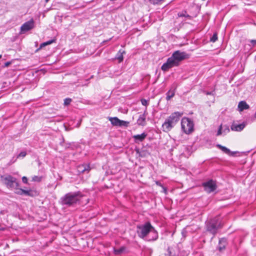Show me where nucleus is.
I'll use <instances>...</instances> for the list:
<instances>
[{
    "mask_svg": "<svg viewBox=\"0 0 256 256\" xmlns=\"http://www.w3.org/2000/svg\"><path fill=\"white\" fill-rule=\"evenodd\" d=\"M188 58L189 55L186 52L180 50L175 51L162 65L161 69L164 72L168 71L170 68L178 66L180 62Z\"/></svg>",
    "mask_w": 256,
    "mask_h": 256,
    "instance_id": "f257e3e1",
    "label": "nucleus"
},
{
    "mask_svg": "<svg viewBox=\"0 0 256 256\" xmlns=\"http://www.w3.org/2000/svg\"><path fill=\"white\" fill-rule=\"evenodd\" d=\"M82 196L80 192L67 193L60 198V204L67 208L76 207L80 204V200Z\"/></svg>",
    "mask_w": 256,
    "mask_h": 256,
    "instance_id": "f03ea898",
    "label": "nucleus"
},
{
    "mask_svg": "<svg viewBox=\"0 0 256 256\" xmlns=\"http://www.w3.org/2000/svg\"><path fill=\"white\" fill-rule=\"evenodd\" d=\"M182 113L178 112L172 113L162 124V130L165 132H170L178 122Z\"/></svg>",
    "mask_w": 256,
    "mask_h": 256,
    "instance_id": "7ed1b4c3",
    "label": "nucleus"
},
{
    "mask_svg": "<svg viewBox=\"0 0 256 256\" xmlns=\"http://www.w3.org/2000/svg\"><path fill=\"white\" fill-rule=\"evenodd\" d=\"M222 227L220 222L217 218L211 219L206 223V230L214 236L216 234L218 230Z\"/></svg>",
    "mask_w": 256,
    "mask_h": 256,
    "instance_id": "20e7f679",
    "label": "nucleus"
},
{
    "mask_svg": "<svg viewBox=\"0 0 256 256\" xmlns=\"http://www.w3.org/2000/svg\"><path fill=\"white\" fill-rule=\"evenodd\" d=\"M154 228L150 222H146L142 225H138L137 226L138 234L140 238L146 240Z\"/></svg>",
    "mask_w": 256,
    "mask_h": 256,
    "instance_id": "39448f33",
    "label": "nucleus"
},
{
    "mask_svg": "<svg viewBox=\"0 0 256 256\" xmlns=\"http://www.w3.org/2000/svg\"><path fill=\"white\" fill-rule=\"evenodd\" d=\"M0 178L2 182L8 188H16L20 186L16 178L10 174L2 175Z\"/></svg>",
    "mask_w": 256,
    "mask_h": 256,
    "instance_id": "423d86ee",
    "label": "nucleus"
},
{
    "mask_svg": "<svg viewBox=\"0 0 256 256\" xmlns=\"http://www.w3.org/2000/svg\"><path fill=\"white\" fill-rule=\"evenodd\" d=\"M182 129L188 134H191L194 130L193 121L190 118H184L181 120Z\"/></svg>",
    "mask_w": 256,
    "mask_h": 256,
    "instance_id": "0eeeda50",
    "label": "nucleus"
},
{
    "mask_svg": "<svg viewBox=\"0 0 256 256\" xmlns=\"http://www.w3.org/2000/svg\"><path fill=\"white\" fill-rule=\"evenodd\" d=\"M202 186L204 188V190L208 194L214 192L217 188L216 182L212 180H210L206 182H203Z\"/></svg>",
    "mask_w": 256,
    "mask_h": 256,
    "instance_id": "6e6552de",
    "label": "nucleus"
},
{
    "mask_svg": "<svg viewBox=\"0 0 256 256\" xmlns=\"http://www.w3.org/2000/svg\"><path fill=\"white\" fill-rule=\"evenodd\" d=\"M34 26V22L32 19L24 23L20 27L22 32H27L32 29Z\"/></svg>",
    "mask_w": 256,
    "mask_h": 256,
    "instance_id": "1a4fd4ad",
    "label": "nucleus"
},
{
    "mask_svg": "<svg viewBox=\"0 0 256 256\" xmlns=\"http://www.w3.org/2000/svg\"><path fill=\"white\" fill-rule=\"evenodd\" d=\"M227 244V239L225 238H221L219 240L218 244V246L217 248L220 252H222L225 250Z\"/></svg>",
    "mask_w": 256,
    "mask_h": 256,
    "instance_id": "9d476101",
    "label": "nucleus"
},
{
    "mask_svg": "<svg viewBox=\"0 0 256 256\" xmlns=\"http://www.w3.org/2000/svg\"><path fill=\"white\" fill-rule=\"evenodd\" d=\"M90 170L89 164H83L78 166V171L80 173H88Z\"/></svg>",
    "mask_w": 256,
    "mask_h": 256,
    "instance_id": "9b49d317",
    "label": "nucleus"
},
{
    "mask_svg": "<svg viewBox=\"0 0 256 256\" xmlns=\"http://www.w3.org/2000/svg\"><path fill=\"white\" fill-rule=\"evenodd\" d=\"M216 147L221 150L224 153L230 156H234V154L237 152H231L230 150L226 146H222L220 144H216Z\"/></svg>",
    "mask_w": 256,
    "mask_h": 256,
    "instance_id": "f8f14e48",
    "label": "nucleus"
},
{
    "mask_svg": "<svg viewBox=\"0 0 256 256\" xmlns=\"http://www.w3.org/2000/svg\"><path fill=\"white\" fill-rule=\"evenodd\" d=\"M158 238V234L154 228L150 232V235L146 238L148 241L156 240Z\"/></svg>",
    "mask_w": 256,
    "mask_h": 256,
    "instance_id": "ddd939ff",
    "label": "nucleus"
},
{
    "mask_svg": "<svg viewBox=\"0 0 256 256\" xmlns=\"http://www.w3.org/2000/svg\"><path fill=\"white\" fill-rule=\"evenodd\" d=\"M147 134L145 132H143L140 134L134 135L132 138L134 140L136 143L142 142L146 137Z\"/></svg>",
    "mask_w": 256,
    "mask_h": 256,
    "instance_id": "4468645a",
    "label": "nucleus"
},
{
    "mask_svg": "<svg viewBox=\"0 0 256 256\" xmlns=\"http://www.w3.org/2000/svg\"><path fill=\"white\" fill-rule=\"evenodd\" d=\"M146 110L144 113L140 114L137 120V124L139 126H144L146 124Z\"/></svg>",
    "mask_w": 256,
    "mask_h": 256,
    "instance_id": "2eb2a0df",
    "label": "nucleus"
},
{
    "mask_svg": "<svg viewBox=\"0 0 256 256\" xmlns=\"http://www.w3.org/2000/svg\"><path fill=\"white\" fill-rule=\"evenodd\" d=\"M245 126L246 125L244 123L238 124H232L231 126V130L234 131L240 132L244 128Z\"/></svg>",
    "mask_w": 256,
    "mask_h": 256,
    "instance_id": "dca6fc26",
    "label": "nucleus"
},
{
    "mask_svg": "<svg viewBox=\"0 0 256 256\" xmlns=\"http://www.w3.org/2000/svg\"><path fill=\"white\" fill-rule=\"evenodd\" d=\"M250 106L247 103L244 101H240L238 104V108L240 112H242L244 110L249 109Z\"/></svg>",
    "mask_w": 256,
    "mask_h": 256,
    "instance_id": "f3484780",
    "label": "nucleus"
},
{
    "mask_svg": "<svg viewBox=\"0 0 256 256\" xmlns=\"http://www.w3.org/2000/svg\"><path fill=\"white\" fill-rule=\"evenodd\" d=\"M124 50H119L115 58L118 60L119 62H121L124 60L123 54H125Z\"/></svg>",
    "mask_w": 256,
    "mask_h": 256,
    "instance_id": "a211bd4d",
    "label": "nucleus"
},
{
    "mask_svg": "<svg viewBox=\"0 0 256 256\" xmlns=\"http://www.w3.org/2000/svg\"><path fill=\"white\" fill-rule=\"evenodd\" d=\"M109 120L113 126H118L120 122V120L117 117L110 118Z\"/></svg>",
    "mask_w": 256,
    "mask_h": 256,
    "instance_id": "6ab92c4d",
    "label": "nucleus"
},
{
    "mask_svg": "<svg viewBox=\"0 0 256 256\" xmlns=\"http://www.w3.org/2000/svg\"><path fill=\"white\" fill-rule=\"evenodd\" d=\"M178 17H185L188 18V20L192 19V16L188 14L186 10H183L181 12H179L178 14Z\"/></svg>",
    "mask_w": 256,
    "mask_h": 256,
    "instance_id": "aec40b11",
    "label": "nucleus"
},
{
    "mask_svg": "<svg viewBox=\"0 0 256 256\" xmlns=\"http://www.w3.org/2000/svg\"><path fill=\"white\" fill-rule=\"evenodd\" d=\"M22 192H23L24 195L30 196H34L35 194L36 193L35 192H34L31 190H24V191H22Z\"/></svg>",
    "mask_w": 256,
    "mask_h": 256,
    "instance_id": "412c9836",
    "label": "nucleus"
},
{
    "mask_svg": "<svg viewBox=\"0 0 256 256\" xmlns=\"http://www.w3.org/2000/svg\"><path fill=\"white\" fill-rule=\"evenodd\" d=\"M165 256H175L174 250L172 248L168 247Z\"/></svg>",
    "mask_w": 256,
    "mask_h": 256,
    "instance_id": "4be33fe9",
    "label": "nucleus"
},
{
    "mask_svg": "<svg viewBox=\"0 0 256 256\" xmlns=\"http://www.w3.org/2000/svg\"><path fill=\"white\" fill-rule=\"evenodd\" d=\"M56 42V40L55 39H52V40H48V41H47L46 42H43V43L40 44V48L38 49L42 48H43V47H44V46H46L47 45L50 44L54 42Z\"/></svg>",
    "mask_w": 256,
    "mask_h": 256,
    "instance_id": "5701e85b",
    "label": "nucleus"
},
{
    "mask_svg": "<svg viewBox=\"0 0 256 256\" xmlns=\"http://www.w3.org/2000/svg\"><path fill=\"white\" fill-rule=\"evenodd\" d=\"M174 96V90L172 91L170 90L166 93V100H169L171 98H172Z\"/></svg>",
    "mask_w": 256,
    "mask_h": 256,
    "instance_id": "b1692460",
    "label": "nucleus"
},
{
    "mask_svg": "<svg viewBox=\"0 0 256 256\" xmlns=\"http://www.w3.org/2000/svg\"><path fill=\"white\" fill-rule=\"evenodd\" d=\"M218 40V34L216 32L213 34L212 36L210 38V41L212 42H216Z\"/></svg>",
    "mask_w": 256,
    "mask_h": 256,
    "instance_id": "393cba45",
    "label": "nucleus"
},
{
    "mask_svg": "<svg viewBox=\"0 0 256 256\" xmlns=\"http://www.w3.org/2000/svg\"><path fill=\"white\" fill-rule=\"evenodd\" d=\"M128 124H129V122H128L120 120L119 126H124L127 127L128 126Z\"/></svg>",
    "mask_w": 256,
    "mask_h": 256,
    "instance_id": "a878e982",
    "label": "nucleus"
},
{
    "mask_svg": "<svg viewBox=\"0 0 256 256\" xmlns=\"http://www.w3.org/2000/svg\"><path fill=\"white\" fill-rule=\"evenodd\" d=\"M72 102V99L70 98H66L64 100V105L68 106Z\"/></svg>",
    "mask_w": 256,
    "mask_h": 256,
    "instance_id": "bb28decb",
    "label": "nucleus"
},
{
    "mask_svg": "<svg viewBox=\"0 0 256 256\" xmlns=\"http://www.w3.org/2000/svg\"><path fill=\"white\" fill-rule=\"evenodd\" d=\"M26 155V152L25 151L20 152L17 156V158H24Z\"/></svg>",
    "mask_w": 256,
    "mask_h": 256,
    "instance_id": "cd10ccee",
    "label": "nucleus"
},
{
    "mask_svg": "<svg viewBox=\"0 0 256 256\" xmlns=\"http://www.w3.org/2000/svg\"><path fill=\"white\" fill-rule=\"evenodd\" d=\"M42 177H40V176H34L32 178V180L34 181V182H40L42 180Z\"/></svg>",
    "mask_w": 256,
    "mask_h": 256,
    "instance_id": "c85d7f7f",
    "label": "nucleus"
},
{
    "mask_svg": "<svg viewBox=\"0 0 256 256\" xmlns=\"http://www.w3.org/2000/svg\"><path fill=\"white\" fill-rule=\"evenodd\" d=\"M16 189V194H20V195H24L23 192H22V191H24L23 189L19 188L18 187H17V188Z\"/></svg>",
    "mask_w": 256,
    "mask_h": 256,
    "instance_id": "c756f323",
    "label": "nucleus"
},
{
    "mask_svg": "<svg viewBox=\"0 0 256 256\" xmlns=\"http://www.w3.org/2000/svg\"><path fill=\"white\" fill-rule=\"evenodd\" d=\"M141 102L143 106H147L148 104V101L146 99H142Z\"/></svg>",
    "mask_w": 256,
    "mask_h": 256,
    "instance_id": "7c9ffc66",
    "label": "nucleus"
},
{
    "mask_svg": "<svg viewBox=\"0 0 256 256\" xmlns=\"http://www.w3.org/2000/svg\"><path fill=\"white\" fill-rule=\"evenodd\" d=\"M124 248H123L115 250L116 254H120L123 252Z\"/></svg>",
    "mask_w": 256,
    "mask_h": 256,
    "instance_id": "2f4dec72",
    "label": "nucleus"
},
{
    "mask_svg": "<svg viewBox=\"0 0 256 256\" xmlns=\"http://www.w3.org/2000/svg\"><path fill=\"white\" fill-rule=\"evenodd\" d=\"M222 126L220 125L218 128L216 135L219 136V135L221 134L222 133Z\"/></svg>",
    "mask_w": 256,
    "mask_h": 256,
    "instance_id": "473e14b6",
    "label": "nucleus"
},
{
    "mask_svg": "<svg viewBox=\"0 0 256 256\" xmlns=\"http://www.w3.org/2000/svg\"><path fill=\"white\" fill-rule=\"evenodd\" d=\"M22 181L24 183V184H27L28 183V178L26 176H23L22 178Z\"/></svg>",
    "mask_w": 256,
    "mask_h": 256,
    "instance_id": "72a5a7b5",
    "label": "nucleus"
},
{
    "mask_svg": "<svg viewBox=\"0 0 256 256\" xmlns=\"http://www.w3.org/2000/svg\"><path fill=\"white\" fill-rule=\"evenodd\" d=\"M224 132H230V129H229V127L227 126H224Z\"/></svg>",
    "mask_w": 256,
    "mask_h": 256,
    "instance_id": "f704fd0d",
    "label": "nucleus"
},
{
    "mask_svg": "<svg viewBox=\"0 0 256 256\" xmlns=\"http://www.w3.org/2000/svg\"><path fill=\"white\" fill-rule=\"evenodd\" d=\"M250 42L253 46L256 45V40H252Z\"/></svg>",
    "mask_w": 256,
    "mask_h": 256,
    "instance_id": "c9c22d12",
    "label": "nucleus"
},
{
    "mask_svg": "<svg viewBox=\"0 0 256 256\" xmlns=\"http://www.w3.org/2000/svg\"><path fill=\"white\" fill-rule=\"evenodd\" d=\"M156 184L157 186H163L162 185V184L158 181H156Z\"/></svg>",
    "mask_w": 256,
    "mask_h": 256,
    "instance_id": "e433bc0d",
    "label": "nucleus"
},
{
    "mask_svg": "<svg viewBox=\"0 0 256 256\" xmlns=\"http://www.w3.org/2000/svg\"><path fill=\"white\" fill-rule=\"evenodd\" d=\"M10 64L11 62H8L4 64V66H8Z\"/></svg>",
    "mask_w": 256,
    "mask_h": 256,
    "instance_id": "4c0bfd02",
    "label": "nucleus"
},
{
    "mask_svg": "<svg viewBox=\"0 0 256 256\" xmlns=\"http://www.w3.org/2000/svg\"><path fill=\"white\" fill-rule=\"evenodd\" d=\"M206 95H212L213 94V92H206Z\"/></svg>",
    "mask_w": 256,
    "mask_h": 256,
    "instance_id": "58836bf2",
    "label": "nucleus"
},
{
    "mask_svg": "<svg viewBox=\"0 0 256 256\" xmlns=\"http://www.w3.org/2000/svg\"><path fill=\"white\" fill-rule=\"evenodd\" d=\"M162 188H163V190H164V193H166V192H167V190H166V188L164 186H162Z\"/></svg>",
    "mask_w": 256,
    "mask_h": 256,
    "instance_id": "ea45409f",
    "label": "nucleus"
},
{
    "mask_svg": "<svg viewBox=\"0 0 256 256\" xmlns=\"http://www.w3.org/2000/svg\"><path fill=\"white\" fill-rule=\"evenodd\" d=\"M140 156H145V155L144 154H140Z\"/></svg>",
    "mask_w": 256,
    "mask_h": 256,
    "instance_id": "a19ab883",
    "label": "nucleus"
},
{
    "mask_svg": "<svg viewBox=\"0 0 256 256\" xmlns=\"http://www.w3.org/2000/svg\"><path fill=\"white\" fill-rule=\"evenodd\" d=\"M254 118L256 119V112H255L254 114Z\"/></svg>",
    "mask_w": 256,
    "mask_h": 256,
    "instance_id": "79ce46f5",
    "label": "nucleus"
},
{
    "mask_svg": "<svg viewBox=\"0 0 256 256\" xmlns=\"http://www.w3.org/2000/svg\"><path fill=\"white\" fill-rule=\"evenodd\" d=\"M49 1V0H46V2H48Z\"/></svg>",
    "mask_w": 256,
    "mask_h": 256,
    "instance_id": "37998d69",
    "label": "nucleus"
},
{
    "mask_svg": "<svg viewBox=\"0 0 256 256\" xmlns=\"http://www.w3.org/2000/svg\"><path fill=\"white\" fill-rule=\"evenodd\" d=\"M2 55H0V58H2Z\"/></svg>",
    "mask_w": 256,
    "mask_h": 256,
    "instance_id": "c03bdc74",
    "label": "nucleus"
},
{
    "mask_svg": "<svg viewBox=\"0 0 256 256\" xmlns=\"http://www.w3.org/2000/svg\"><path fill=\"white\" fill-rule=\"evenodd\" d=\"M0 256H2L0 254Z\"/></svg>",
    "mask_w": 256,
    "mask_h": 256,
    "instance_id": "a18cd8bd",
    "label": "nucleus"
}]
</instances>
